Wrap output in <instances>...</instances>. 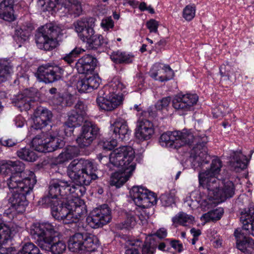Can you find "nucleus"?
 I'll return each instance as SVG.
<instances>
[{"mask_svg":"<svg viewBox=\"0 0 254 254\" xmlns=\"http://www.w3.org/2000/svg\"><path fill=\"white\" fill-rule=\"evenodd\" d=\"M196 7L194 4H189L185 6L183 11V17L187 21H191L195 16Z\"/></svg>","mask_w":254,"mask_h":254,"instance_id":"44","label":"nucleus"},{"mask_svg":"<svg viewBox=\"0 0 254 254\" xmlns=\"http://www.w3.org/2000/svg\"><path fill=\"white\" fill-rule=\"evenodd\" d=\"M37 182L35 174L31 172L28 177L24 178L19 173H13L7 179L6 184L11 193L8 203L13 206L18 213L25 211L28 205L26 195L30 194Z\"/></svg>","mask_w":254,"mask_h":254,"instance_id":"4","label":"nucleus"},{"mask_svg":"<svg viewBox=\"0 0 254 254\" xmlns=\"http://www.w3.org/2000/svg\"><path fill=\"white\" fill-rule=\"evenodd\" d=\"M174 134H176L180 147L184 145L193 146L190 151L193 163L197 164L198 166L208 163L209 156L206 146L208 141L205 134L198 132L193 134L190 130L184 129L182 131H174Z\"/></svg>","mask_w":254,"mask_h":254,"instance_id":"6","label":"nucleus"},{"mask_svg":"<svg viewBox=\"0 0 254 254\" xmlns=\"http://www.w3.org/2000/svg\"><path fill=\"white\" fill-rule=\"evenodd\" d=\"M58 231L56 225L49 222L34 223L30 229L32 238L42 249L53 254H62L66 245L58 238Z\"/></svg>","mask_w":254,"mask_h":254,"instance_id":"3","label":"nucleus"},{"mask_svg":"<svg viewBox=\"0 0 254 254\" xmlns=\"http://www.w3.org/2000/svg\"><path fill=\"white\" fill-rule=\"evenodd\" d=\"M0 142L2 146L10 147L14 146L17 144V141L14 140L12 139H1L0 140Z\"/></svg>","mask_w":254,"mask_h":254,"instance_id":"63","label":"nucleus"},{"mask_svg":"<svg viewBox=\"0 0 254 254\" xmlns=\"http://www.w3.org/2000/svg\"><path fill=\"white\" fill-rule=\"evenodd\" d=\"M97 62L96 58L90 55H86L78 60L75 68L78 73L88 74L94 70Z\"/></svg>","mask_w":254,"mask_h":254,"instance_id":"21","label":"nucleus"},{"mask_svg":"<svg viewBox=\"0 0 254 254\" xmlns=\"http://www.w3.org/2000/svg\"><path fill=\"white\" fill-rule=\"evenodd\" d=\"M224 212L223 208L218 207L203 214L201 219L204 220L206 222L210 221L215 222L221 218Z\"/></svg>","mask_w":254,"mask_h":254,"instance_id":"35","label":"nucleus"},{"mask_svg":"<svg viewBox=\"0 0 254 254\" xmlns=\"http://www.w3.org/2000/svg\"><path fill=\"white\" fill-rule=\"evenodd\" d=\"M76 88L80 93L90 92L86 77L77 81L76 83Z\"/></svg>","mask_w":254,"mask_h":254,"instance_id":"53","label":"nucleus"},{"mask_svg":"<svg viewBox=\"0 0 254 254\" xmlns=\"http://www.w3.org/2000/svg\"><path fill=\"white\" fill-rule=\"evenodd\" d=\"M142 242L139 239L129 241L128 245L131 247L126 251L125 254H140L138 248L140 247Z\"/></svg>","mask_w":254,"mask_h":254,"instance_id":"47","label":"nucleus"},{"mask_svg":"<svg viewBox=\"0 0 254 254\" xmlns=\"http://www.w3.org/2000/svg\"><path fill=\"white\" fill-rule=\"evenodd\" d=\"M134 157V149L129 146H123L115 149L109 158L107 156L101 158L109 161L106 165V170L115 171L111 175V186L120 188L128 180L135 168V163L133 162Z\"/></svg>","mask_w":254,"mask_h":254,"instance_id":"2","label":"nucleus"},{"mask_svg":"<svg viewBox=\"0 0 254 254\" xmlns=\"http://www.w3.org/2000/svg\"><path fill=\"white\" fill-rule=\"evenodd\" d=\"M230 158V166L236 172L246 169L249 162L246 156L243 155L241 151H233Z\"/></svg>","mask_w":254,"mask_h":254,"instance_id":"26","label":"nucleus"},{"mask_svg":"<svg viewBox=\"0 0 254 254\" xmlns=\"http://www.w3.org/2000/svg\"><path fill=\"white\" fill-rule=\"evenodd\" d=\"M13 38L17 44H19V47H20L21 44H23L28 38V36L26 35L25 31L22 29H20L15 31Z\"/></svg>","mask_w":254,"mask_h":254,"instance_id":"51","label":"nucleus"},{"mask_svg":"<svg viewBox=\"0 0 254 254\" xmlns=\"http://www.w3.org/2000/svg\"><path fill=\"white\" fill-rule=\"evenodd\" d=\"M174 224L187 226L188 224H192L194 221V217L191 215L187 214L183 212H180L172 219Z\"/></svg>","mask_w":254,"mask_h":254,"instance_id":"34","label":"nucleus"},{"mask_svg":"<svg viewBox=\"0 0 254 254\" xmlns=\"http://www.w3.org/2000/svg\"><path fill=\"white\" fill-rule=\"evenodd\" d=\"M13 206H11V204H10L9 208L4 210V212H3V216H7L10 219L13 218L16 213H18L17 212V210L13 209Z\"/></svg>","mask_w":254,"mask_h":254,"instance_id":"62","label":"nucleus"},{"mask_svg":"<svg viewBox=\"0 0 254 254\" xmlns=\"http://www.w3.org/2000/svg\"><path fill=\"white\" fill-rule=\"evenodd\" d=\"M102 27L103 28L109 30L114 27V22L111 18H107L103 19L101 23Z\"/></svg>","mask_w":254,"mask_h":254,"instance_id":"61","label":"nucleus"},{"mask_svg":"<svg viewBox=\"0 0 254 254\" xmlns=\"http://www.w3.org/2000/svg\"><path fill=\"white\" fill-rule=\"evenodd\" d=\"M87 107L81 101H78L75 106V110L72 111H76L80 115L84 118L86 115Z\"/></svg>","mask_w":254,"mask_h":254,"instance_id":"55","label":"nucleus"},{"mask_svg":"<svg viewBox=\"0 0 254 254\" xmlns=\"http://www.w3.org/2000/svg\"><path fill=\"white\" fill-rule=\"evenodd\" d=\"M169 244L171 248H173L179 253H181L184 250L183 244L179 240L171 239Z\"/></svg>","mask_w":254,"mask_h":254,"instance_id":"59","label":"nucleus"},{"mask_svg":"<svg viewBox=\"0 0 254 254\" xmlns=\"http://www.w3.org/2000/svg\"><path fill=\"white\" fill-rule=\"evenodd\" d=\"M16 154L20 159L27 162H34L38 158L36 153L29 147L20 148Z\"/></svg>","mask_w":254,"mask_h":254,"instance_id":"33","label":"nucleus"},{"mask_svg":"<svg viewBox=\"0 0 254 254\" xmlns=\"http://www.w3.org/2000/svg\"><path fill=\"white\" fill-rule=\"evenodd\" d=\"M164 73V64L161 63H156L153 65L152 68L149 72L150 76L153 79L158 80V76L159 74Z\"/></svg>","mask_w":254,"mask_h":254,"instance_id":"48","label":"nucleus"},{"mask_svg":"<svg viewBox=\"0 0 254 254\" xmlns=\"http://www.w3.org/2000/svg\"><path fill=\"white\" fill-rule=\"evenodd\" d=\"M167 235V230L164 228H162L158 230L156 232L152 235L153 237H157L162 239L165 238Z\"/></svg>","mask_w":254,"mask_h":254,"instance_id":"64","label":"nucleus"},{"mask_svg":"<svg viewBox=\"0 0 254 254\" xmlns=\"http://www.w3.org/2000/svg\"><path fill=\"white\" fill-rule=\"evenodd\" d=\"M156 248V245L152 244L151 242H145L142 248V254H154Z\"/></svg>","mask_w":254,"mask_h":254,"instance_id":"54","label":"nucleus"},{"mask_svg":"<svg viewBox=\"0 0 254 254\" xmlns=\"http://www.w3.org/2000/svg\"><path fill=\"white\" fill-rule=\"evenodd\" d=\"M112 219L111 209L107 204L94 208L86 218V222L92 228L101 227Z\"/></svg>","mask_w":254,"mask_h":254,"instance_id":"13","label":"nucleus"},{"mask_svg":"<svg viewBox=\"0 0 254 254\" xmlns=\"http://www.w3.org/2000/svg\"><path fill=\"white\" fill-rule=\"evenodd\" d=\"M17 254H42L37 246L31 242L25 243Z\"/></svg>","mask_w":254,"mask_h":254,"instance_id":"40","label":"nucleus"},{"mask_svg":"<svg viewBox=\"0 0 254 254\" xmlns=\"http://www.w3.org/2000/svg\"><path fill=\"white\" fill-rule=\"evenodd\" d=\"M21 0H3L0 3V18L11 22L15 20L13 6L20 3Z\"/></svg>","mask_w":254,"mask_h":254,"instance_id":"25","label":"nucleus"},{"mask_svg":"<svg viewBox=\"0 0 254 254\" xmlns=\"http://www.w3.org/2000/svg\"><path fill=\"white\" fill-rule=\"evenodd\" d=\"M35 93L29 89H25L22 93L17 95L14 99L15 105L21 111L29 110L31 103L34 101Z\"/></svg>","mask_w":254,"mask_h":254,"instance_id":"24","label":"nucleus"},{"mask_svg":"<svg viewBox=\"0 0 254 254\" xmlns=\"http://www.w3.org/2000/svg\"><path fill=\"white\" fill-rule=\"evenodd\" d=\"M171 98L170 97H166L163 98L161 100L158 101L155 104L156 108L158 110H161L166 108L171 102Z\"/></svg>","mask_w":254,"mask_h":254,"instance_id":"56","label":"nucleus"},{"mask_svg":"<svg viewBox=\"0 0 254 254\" xmlns=\"http://www.w3.org/2000/svg\"><path fill=\"white\" fill-rule=\"evenodd\" d=\"M12 228L13 227L10 228L0 221V244L1 245L7 243L16 233V231L14 229L12 230Z\"/></svg>","mask_w":254,"mask_h":254,"instance_id":"32","label":"nucleus"},{"mask_svg":"<svg viewBox=\"0 0 254 254\" xmlns=\"http://www.w3.org/2000/svg\"><path fill=\"white\" fill-rule=\"evenodd\" d=\"M56 3L61 4L67 10V12L71 15L76 17L79 16L82 12L81 6L82 0H54ZM38 1H44L42 5L53 1V0H38Z\"/></svg>","mask_w":254,"mask_h":254,"instance_id":"22","label":"nucleus"},{"mask_svg":"<svg viewBox=\"0 0 254 254\" xmlns=\"http://www.w3.org/2000/svg\"><path fill=\"white\" fill-rule=\"evenodd\" d=\"M84 50L80 47H75L68 54L65 55L62 59L66 62L68 64H71L75 61L76 58L78 57L79 55L83 53Z\"/></svg>","mask_w":254,"mask_h":254,"instance_id":"41","label":"nucleus"},{"mask_svg":"<svg viewBox=\"0 0 254 254\" xmlns=\"http://www.w3.org/2000/svg\"><path fill=\"white\" fill-rule=\"evenodd\" d=\"M146 25L150 32L157 33L159 25V22L154 19H151L147 21Z\"/></svg>","mask_w":254,"mask_h":254,"instance_id":"57","label":"nucleus"},{"mask_svg":"<svg viewBox=\"0 0 254 254\" xmlns=\"http://www.w3.org/2000/svg\"><path fill=\"white\" fill-rule=\"evenodd\" d=\"M138 216L133 212L126 213V217L124 221L119 226L121 229H130L133 228L136 224Z\"/></svg>","mask_w":254,"mask_h":254,"instance_id":"36","label":"nucleus"},{"mask_svg":"<svg viewBox=\"0 0 254 254\" xmlns=\"http://www.w3.org/2000/svg\"><path fill=\"white\" fill-rule=\"evenodd\" d=\"M130 132L127 122L121 119H117L110 127V133L117 140L118 139L122 141H127Z\"/></svg>","mask_w":254,"mask_h":254,"instance_id":"20","label":"nucleus"},{"mask_svg":"<svg viewBox=\"0 0 254 254\" xmlns=\"http://www.w3.org/2000/svg\"><path fill=\"white\" fill-rule=\"evenodd\" d=\"M98 239L95 235L88 233H76L68 241L70 251L79 254L94 252L98 245Z\"/></svg>","mask_w":254,"mask_h":254,"instance_id":"10","label":"nucleus"},{"mask_svg":"<svg viewBox=\"0 0 254 254\" xmlns=\"http://www.w3.org/2000/svg\"><path fill=\"white\" fill-rule=\"evenodd\" d=\"M220 185L222 186L219 187L215 199L220 200L222 202L234 196L235 187L232 181L227 178H222Z\"/></svg>","mask_w":254,"mask_h":254,"instance_id":"23","label":"nucleus"},{"mask_svg":"<svg viewBox=\"0 0 254 254\" xmlns=\"http://www.w3.org/2000/svg\"><path fill=\"white\" fill-rule=\"evenodd\" d=\"M110 59L116 64H128L132 63L134 60V56L131 53L124 52L120 50L111 51L109 54Z\"/></svg>","mask_w":254,"mask_h":254,"instance_id":"28","label":"nucleus"},{"mask_svg":"<svg viewBox=\"0 0 254 254\" xmlns=\"http://www.w3.org/2000/svg\"><path fill=\"white\" fill-rule=\"evenodd\" d=\"M64 72L63 67L48 63L39 66L35 75L39 81L50 83L61 79Z\"/></svg>","mask_w":254,"mask_h":254,"instance_id":"12","label":"nucleus"},{"mask_svg":"<svg viewBox=\"0 0 254 254\" xmlns=\"http://www.w3.org/2000/svg\"><path fill=\"white\" fill-rule=\"evenodd\" d=\"M126 88L125 85L120 80H115L112 81L109 86L108 92L112 94H119L123 96L121 93Z\"/></svg>","mask_w":254,"mask_h":254,"instance_id":"42","label":"nucleus"},{"mask_svg":"<svg viewBox=\"0 0 254 254\" xmlns=\"http://www.w3.org/2000/svg\"><path fill=\"white\" fill-rule=\"evenodd\" d=\"M68 177L75 183L84 189L80 196L72 195L63 202L60 206H54L53 217L56 220H63L65 224L76 223L80 217L86 214L87 209L83 200L80 199L86 192L85 186L90 185L92 181L98 178L97 164L93 161L85 159H74L67 167Z\"/></svg>","mask_w":254,"mask_h":254,"instance_id":"1","label":"nucleus"},{"mask_svg":"<svg viewBox=\"0 0 254 254\" xmlns=\"http://www.w3.org/2000/svg\"><path fill=\"white\" fill-rule=\"evenodd\" d=\"M38 133L32 140V145L35 150L40 152L46 153V139H43L42 135Z\"/></svg>","mask_w":254,"mask_h":254,"instance_id":"38","label":"nucleus"},{"mask_svg":"<svg viewBox=\"0 0 254 254\" xmlns=\"http://www.w3.org/2000/svg\"><path fill=\"white\" fill-rule=\"evenodd\" d=\"M24 169V164L19 161H5L0 162V174H8L12 171H15V173H19L22 176V170Z\"/></svg>","mask_w":254,"mask_h":254,"instance_id":"29","label":"nucleus"},{"mask_svg":"<svg viewBox=\"0 0 254 254\" xmlns=\"http://www.w3.org/2000/svg\"><path fill=\"white\" fill-rule=\"evenodd\" d=\"M178 142L176 134H174V131L163 133L159 139V143L161 146L174 149L180 147V145Z\"/></svg>","mask_w":254,"mask_h":254,"instance_id":"30","label":"nucleus"},{"mask_svg":"<svg viewBox=\"0 0 254 254\" xmlns=\"http://www.w3.org/2000/svg\"><path fill=\"white\" fill-rule=\"evenodd\" d=\"M85 77L87 81L90 92H91L93 90L97 89L98 87L100 79L98 76L95 75H86Z\"/></svg>","mask_w":254,"mask_h":254,"instance_id":"50","label":"nucleus"},{"mask_svg":"<svg viewBox=\"0 0 254 254\" xmlns=\"http://www.w3.org/2000/svg\"><path fill=\"white\" fill-rule=\"evenodd\" d=\"M35 118L33 124L30 127L29 132L35 134L36 131L42 133L41 129L51 122L53 114L51 111L43 107H39L35 112Z\"/></svg>","mask_w":254,"mask_h":254,"instance_id":"18","label":"nucleus"},{"mask_svg":"<svg viewBox=\"0 0 254 254\" xmlns=\"http://www.w3.org/2000/svg\"><path fill=\"white\" fill-rule=\"evenodd\" d=\"M84 191L79 183L73 185L70 181L64 179H53L49 182L47 195L41 198L38 204L43 207H50L53 216L54 206H59L60 202L67 200L72 194L77 196L81 195Z\"/></svg>","mask_w":254,"mask_h":254,"instance_id":"5","label":"nucleus"},{"mask_svg":"<svg viewBox=\"0 0 254 254\" xmlns=\"http://www.w3.org/2000/svg\"><path fill=\"white\" fill-rule=\"evenodd\" d=\"M164 73L165 75L158 76V81L164 82L172 79L174 76V72L169 65L164 64Z\"/></svg>","mask_w":254,"mask_h":254,"instance_id":"46","label":"nucleus"},{"mask_svg":"<svg viewBox=\"0 0 254 254\" xmlns=\"http://www.w3.org/2000/svg\"><path fill=\"white\" fill-rule=\"evenodd\" d=\"M95 19L93 17L80 18L74 23L75 30L80 39L86 42L89 49L109 54L110 42L102 35L95 34Z\"/></svg>","mask_w":254,"mask_h":254,"instance_id":"7","label":"nucleus"},{"mask_svg":"<svg viewBox=\"0 0 254 254\" xmlns=\"http://www.w3.org/2000/svg\"><path fill=\"white\" fill-rule=\"evenodd\" d=\"M243 228L235 229L234 236L236 240V248L245 254L254 253V239L247 236V232Z\"/></svg>","mask_w":254,"mask_h":254,"instance_id":"17","label":"nucleus"},{"mask_svg":"<svg viewBox=\"0 0 254 254\" xmlns=\"http://www.w3.org/2000/svg\"><path fill=\"white\" fill-rule=\"evenodd\" d=\"M130 193L134 202L139 207L148 208L157 203L156 194L142 186H133Z\"/></svg>","mask_w":254,"mask_h":254,"instance_id":"11","label":"nucleus"},{"mask_svg":"<svg viewBox=\"0 0 254 254\" xmlns=\"http://www.w3.org/2000/svg\"><path fill=\"white\" fill-rule=\"evenodd\" d=\"M123 96L121 94L106 93L103 90L99 91L96 102L100 109L107 111H112L122 104Z\"/></svg>","mask_w":254,"mask_h":254,"instance_id":"15","label":"nucleus"},{"mask_svg":"<svg viewBox=\"0 0 254 254\" xmlns=\"http://www.w3.org/2000/svg\"><path fill=\"white\" fill-rule=\"evenodd\" d=\"M161 203L164 207H169L175 203V198L170 194H162L160 196Z\"/></svg>","mask_w":254,"mask_h":254,"instance_id":"52","label":"nucleus"},{"mask_svg":"<svg viewBox=\"0 0 254 254\" xmlns=\"http://www.w3.org/2000/svg\"><path fill=\"white\" fill-rule=\"evenodd\" d=\"M157 109L155 107H149L146 111H143L141 113V116L139 119H146L152 121L157 117Z\"/></svg>","mask_w":254,"mask_h":254,"instance_id":"49","label":"nucleus"},{"mask_svg":"<svg viewBox=\"0 0 254 254\" xmlns=\"http://www.w3.org/2000/svg\"><path fill=\"white\" fill-rule=\"evenodd\" d=\"M79 154L78 148L75 146L68 145L66 146L64 152L61 153L58 157L62 159V161L67 160H71L76 157Z\"/></svg>","mask_w":254,"mask_h":254,"instance_id":"37","label":"nucleus"},{"mask_svg":"<svg viewBox=\"0 0 254 254\" xmlns=\"http://www.w3.org/2000/svg\"><path fill=\"white\" fill-rule=\"evenodd\" d=\"M99 145L104 150H112L117 146V140L115 138L109 139H103L99 142Z\"/></svg>","mask_w":254,"mask_h":254,"instance_id":"45","label":"nucleus"},{"mask_svg":"<svg viewBox=\"0 0 254 254\" xmlns=\"http://www.w3.org/2000/svg\"><path fill=\"white\" fill-rule=\"evenodd\" d=\"M12 71V67L8 64L0 61V84L6 79Z\"/></svg>","mask_w":254,"mask_h":254,"instance_id":"43","label":"nucleus"},{"mask_svg":"<svg viewBox=\"0 0 254 254\" xmlns=\"http://www.w3.org/2000/svg\"><path fill=\"white\" fill-rule=\"evenodd\" d=\"M154 133V126L152 121L146 119H139L135 129V138L143 141L150 139Z\"/></svg>","mask_w":254,"mask_h":254,"instance_id":"19","label":"nucleus"},{"mask_svg":"<svg viewBox=\"0 0 254 254\" xmlns=\"http://www.w3.org/2000/svg\"><path fill=\"white\" fill-rule=\"evenodd\" d=\"M84 118L78 114L76 111H71L68 113V119L66 122L75 127L80 126L84 124Z\"/></svg>","mask_w":254,"mask_h":254,"instance_id":"39","label":"nucleus"},{"mask_svg":"<svg viewBox=\"0 0 254 254\" xmlns=\"http://www.w3.org/2000/svg\"><path fill=\"white\" fill-rule=\"evenodd\" d=\"M61 32L60 27L51 23L38 28L35 35L37 46L41 50H53L57 46L58 38Z\"/></svg>","mask_w":254,"mask_h":254,"instance_id":"9","label":"nucleus"},{"mask_svg":"<svg viewBox=\"0 0 254 254\" xmlns=\"http://www.w3.org/2000/svg\"><path fill=\"white\" fill-rule=\"evenodd\" d=\"M46 152H51L63 148L65 145V141L60 136L50 135L46 138Z\"/></svg>","mask_w":254,"mask_h":254,"instance_id":"31","label":"nucleus"},{"mask_svg":"<svg viewBox=\"0 0 254 254\" xmlns=\"http://www.w3.org/2000/svg\"><path fill=\"white\" fill-rule=\"evenodd\" d=\"M240 219L246 232L254 236V206H251L245 212L242 211Z\"/></svg>","mask_w":254,"mask_h":254,"instance_id":"27","label":"nucleus"},{"mask_svg":"<svg viewBox=\"0 0 254 254\" xmlns=\"http://www.w3.org/2000/svg\"><path fill=\"white\" fill-rule=\"evenodd\" d=\"M229 68V66L225 64H222L219 67V73L221 77H224V80H231Z\"/></svg>","mask_w":254,"mask_h":254,"instance_id":"58","label":"nucleus"},{"mask_svg":"<svg viewBox=\"0 0 254 254\" xmlns=\"http://www.w3.org/2000/svg\"><path fill=\"white\" fill-rule=\"evenodd\" d=\"M63 127L65 135L66 136H71L73 135L74 129L76 127L68 124L67 122H65L63 126Z\"/></svg>","mask_w":254,"mask_h":254,"instance_id":"60","label":"nucleus"},{"mask_svg":"<svg viewBox=\"0 0 254 254\" xmlns=\"http://www.w3.org/2000/svg\"><path fill=\"white\" fill-rule=\"evenodd\" d=\"M222 166V161L220 159H214L212 160L210 168L200 173L198 176L200 185L206 189L208 195L214 199L222 179L217 176Z\"/></svg>","mask_w":254,"mask_h":254,"instance_id":"8","label":"nucleus"},{"mask_svg":"<svg viewBox=\"0 0 254 254\" xmlns=\"http://www.w3.org/2000/svg\"><path fill=\"white\" fill-rule=\"evenodd\" d=\"M100 128L94 123L85 121L79 135L76 139L81 148L89 147L99 134Z\"/></svg>","mask_w":254,"mask_h":254,"instance_id":"14","label":"nucleus"},{"mask_svg":"<svg viewBox=\"0 0 254 254\" xmlns=\"http://www.w3.org/2000/svg\"><path fill=\"white\" fill-rule=\"evenodd\" d=\"M198 96L196 94L188 93H180L176 95L172 100V106L174 109L181 111L183 114L193 110L197 104Z\"/></svg>","mask_w":254,"mask_h":254,"instance_id":"16","label":"nucleus"}]
</instances>
